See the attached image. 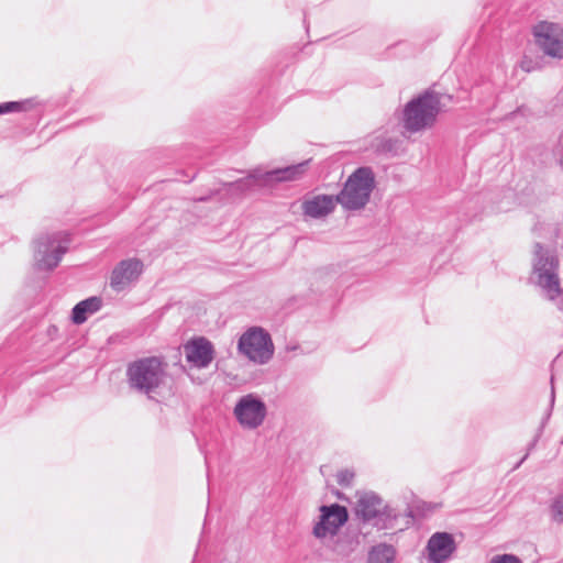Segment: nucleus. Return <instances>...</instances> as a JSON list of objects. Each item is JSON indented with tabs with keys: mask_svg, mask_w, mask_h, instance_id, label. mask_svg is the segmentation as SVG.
<instances>
[{
	"mask_svg": "<svg viewBox=\"0 0 563 563\" xmlns=\"http://www.w3.org/2000/svg\"><path fill=\"white\" fill-rule=\"evenodd\" d=\"M559 269L560 257L556 250L541 242H534L528 283L539 288L541 295L550 301L556 300L563 292Z\"/></svg>",
	"mask_w": 563,
	"mask_h": 563,
	"instance_id": "nucleus-1",
	"label": "nucleus"
},
{
	"mask_svg": "<svg viewBox=\"0 0 563 563\" xmlns=\"http://www.w3.org/2000/svg\"><path fill=\"white\" fill-rule=\"evenodd\" d=\"M166 365L157 356L140 357L130 362L125 369V382L131 391L152 399L165 385Z\"/></svg>",
	"mask_w": 563,
	"mask_h": 563,
	"instance_id": "nucleus-2",
	"label": "nucleus"
},
{
	"mask_svg": "<svg viewBox=\"0 0 563 563\" xmlns=\"http://www.w3.org/2000/svg\"><path fill=\"white\" fill-rule=\"evenodd\" d=\"M441 112V95L431 88L409 100L402 110L406 132L418 133L434 125Z\"/></svg>",
	"mask_w": 563,
	"mask_h": 563,
	"instance_id": "nucleus-3",
	"label": "nucleus"
},
{
	"mask_svg": "<svg viewBox=\"0 0 563 563\" xmlns=\"http://www.w3.org/2000/svg\"><path fill=\"white\" fill-rule=\"evenodd\" d=\"M375 186L373 169L368 166L357 167L335 195V200L346 211L361 210L368 203Z\"/></svg>",
	"mask_w": 563,
	"mask_h": 563,
	"instance_id": "nucleus-4",
	"label": "nucleus"
},
{
	"mask_svg": "<svg viewBox=\"0 0 563 563\" xmlns=\"http://www.w3.org/2000/svg\"><path fill=\"white\" fill-rule=\"evenodd\" d=\"M355 514L360 520L378 530L394 529L400 517V512L383 498L374 493L367 492L360 496Z\"/></svg>",
	"mask_w": 563,
	"mask_h": 563,
	"instance_id": "nucleus-5",
	"label": "nucleus"
},
{
	"mask_svg": "<svg viewBox=\"0 0 563 563\" xmlns=\"http://www.w3.org/2000/svg\"><path fill=\"white\" fill-rule=\"evenodd\" d=\"M68 251V240L59 233L42 234L34 240V262L38 271L52 272Z\"/></svg>",
	"mask_w": 563,
	"mask_h": 563,
	"instance_id": "nucleus-6",
	"label": "nucleus"
},
{
	"mask_svg": "<svg viewBox=\"0 0 563 563\" xmlns=\"http://www.w3.org/2000/svg\"><path fill=\"white\" fill-rule=\"evenodd\" d=\"M238 350L249 360L266 364L274 354L271 334L263 328L253 327L244 332L238 342Z\"/></svg>",
	"mask_w": 563,
	"mask_h": 563,
	"instance_id": "nucleus-7",
	"label": "nucleus"
},
{
	"mask_svg": "<svg viewBox=\"0 0 563 563\" xmlns=\"http://www.w3.org/2000/svg\"><path fill=\"white\" fill-rule=\"evenodd\" d=\"M236 421L249 430L262 426L267 415V407L264 400L255 395L247 394L239 398L233 409Z\"/></svg>",
	"mask_w": 563,
	"mask_h": 563,
	"instance_id": "nucleus-8",
	"label": "nucleus"
},
{
	"mask_svg": "<svg viewBox=\"0 0 563 563\" xmlns=\"http://www.w3.org/2000/svg\"><path fill=\"white\" fill-rule=\"evenodd\" d=\"M533 36L536 45L545 56L563 59V26L542 21L533 27Z\"/></svg>",
	"mask_w": 563,
	"mask_h": 563,
	"instance_id": "nucleus-9",
	"label": "nucleus"
},
{
	"mask_svg": "<svg viewBox=\"0 0 563 563\" xmlns=\"http://www.w3.org/2000/svg\"><path fill=\"white\" fill-rule=\"evenodd\" d=\"M319 510V520L312 529V533L317 539L336 536L340 528L349 520L346 507L340 504L322 505Z\"/></svg>",
	"mask_w": 563,
	"mask_h": 563,
	"instance_id": "nucleus-10",
	"label": "nucleus"
},
{
	"mask_svg": "<svg viewBox=\"0 0 563 563\" xmlns=\"http://www.w3.org/2000/svg\"><path fill=\"white\" fill-rule=\"evenodd\" d=\"M186 361L194 367L206 368L214 358V346L205 336H195L184 344Z\"/></svg>",
	"mask_w": 563,
	"mask_h": 563,
	"instance_id": "nucleus-11",
	"label": "nucleus"
},
{
	"mask_svg": "<svg viewBox=\"0 0 563 563\" xmlns=\"http://www.w3.org/2000/svg\"><path fill=\"white\" fill-rule=\"evenodd\" d=\"M143 263L137 258H128L119 262L111 272L110 286L120 292L142 274Z\"/></svg>",
	"mask_w": 563,
	"mask_h": 563,
	"instance_id": "nucleus-12",
	"label": "nucleus"
},
{
	"mask_svg": "<svg viewBox=\"0 0 563 563\" xmlns=\"http://www.w3.org/2000/svg\"><path fill=\"white\" fill-rule=\"evenodd\" d=\"M310 159L286 167H278L271 170H256L255 176L263 177V186H273L278 183L294 181L300 179L307 172Z\"/></svg>",
	"mask_w": 563,
	"mask_h": 563,
	"instance_id": "nucleus-13",
	"label": "nucleus"
},
{
	"mask_svg": "<svg viewBox=\"0 0 563 563\" xmlns=\"http://www.w3.org/2000/svg\"><path fill=\"white\" fill-rule=\"evenodd\" d=\"M429 563H444L456 550L454 537L449 532H435L428 540Z\"/></svg>",
	"mask_w": 563,
	"mask_h": 563,
	"instance_id": "nucleus-14",
	"label": "nucleus"
},
{
	"mask_svg": "<svg viewBox=\"0 0 563 563\" xmlns=\"http://www.w3.org/2000/svg\"><path fill=\"white\" fill-rule=\"evenodd\" d=\"M336 203L335 196L317 195L302 202V211L307 217L320 219L332 213Z\"/></svg>",
	"mask_w": 563,
	"mask_h": 563,
	"instance_id": "nucleus-15",
	"label": "nucleus"
},
{
	"mask_svg": "<svg viewBox=\"0 0 563 563\" xmlns=\"http://www.w3.org/2000/svg\"><path fill=\"white\" fill-rule=\"evenodd\" d=\"M102 307V299L98 296L88 297L78 303H76L71 309L70 320L74 324L80 325L85 323L88 318L98 312Z\"/></svg>",
	"mask_w": 563,
	"mask_h": 563,
	"instance_id": "nucleus-16",
	"label": "nucleus"
},
{
	"mask_svg": "<svg viewBox=\"0 0 563 563\" xmlns=\"http://www.w3.org/2000/svg\"><path fill=\"white\" fill-rule=\"evenodd\" d=\"M261 170L260 167L251 169L246 177L240 178L235 181L224 183L223 186L227 192L231 196H242L251 190L255 185L263 186V177L255 176V172Z\"/></svg>",
	"mask_w": 563,
	"mask_h": 563,
	"instance_id": "nucleus-17",
	"label": "nucleus"
},
{
	"mask_svg": "<svg viewBox=\"0 0 563 563\" xmlns=\"http://www.w3.org/2000/svg\"><path fill=\"white\" fill-rule=\"evenodd\" d=\"M402 143L399 137L377 135L371 141V148L379 155L396 156L401 152Z\"/></svg>",
	"mask_w": 563,
	"mask_h": 563,
	"instance_id": "nucleus-18",
	"label": "nucleus"
},
{
	"mask_svg": "<svg viewBox=\"0 0 563 563\" xmlns=\"http://www.w3.org/2000/svg\"><path fill=\"white\" fill-rule=\"evenodd\" d=\"M396 550L393 545L379 543L371 549L367 563H394Z\"/></svg>",
	"mask_w": 563,
	"mask_h": 563,
	"instance_id": "nucleus-19",
	"label": "nucleus"
},
{
	"mask_svg": "<svg viewBox=\"0 0 563 563\" xmlns=\"http://www.w3.org/2000/svg\"><path fill=\"white\" fill-rule=\"evenodd\" d=\"M333 550L341 555H349L358 545V539L356 536L341 534L335 536Z\"/></svg>",
	"mask_w": 563,
	"mask_h": 563,
	"instance_id": "nucleus-20",
	"label": "nucleus"
},
{
	"mask_svg": "<svg viewBox=\"0 0 563 563\" xmlns=\"http://www.w3.org/2000/svg\"><path fill=\"white\" fill-rule=\"evenodd\" d=\"M34 99H24L18 101H5L0 103V115L14 113V112H26L34 107Z\"/></svg>",
	"mask_w": 563,
	"mask_h": 563,
	"instance_id": "nucleus-21",
	"label": "nucleus"
},
{
	"mask_svg": "<svg viewBox=\"0 0 563 563\" xmlns=\"http://www.w3.org/2000/svg\"><path fill=\"white\" fill-rule=\"evenodd\" d=\"M551 519L556 523H563V494L555 496L550 505Z\"/></svg>",
	"mask_w": 563,
	"mask_h": 563,
	"instance_id": "nucleus-22",
	"label": "nucleus"
},
{
	"mask_svg": "<svg viewBox=\"0 0 563 563\" xmlns=\"http://www.w3.org/2000/svg\"><path fill=\"white\" fill-rule=\"evenodd\" d=\"M520 67L526 73L540 70L543 67V60L541 57H532L526 54L520 62Z\"/></svg>",
	"mask_w": 563,
	"mask_h": 563,
	"instance_id": "nucleus-23",
	"label": "nucleus"
},
{
	"mask_svg": "<svg viewBox=\"0 0 563 563\" xmlns=\"http://www.w3.org/2000/svg\"><path fill=\"white\" fill-rule=\"evenodd\" d=\"M336 482L342 487H349L354 479V473L350 470H341L336 473Z\"/></svg>",
	"mask_w": 563,
	"mask_h": 563,
	"instance_id": "nucleus-24",
	"label": "nucleus"
},
{
	"mask_svg": "<svg viewBox=\"0 0 563 563\" xmlns=\"http://www.w3.org/2000/svg\"><path fill=\"white\" fill-rule=\"evenodd\" d=\"M490 563H522L515 554H501L492 559Z\"/></svg>",
	"mask_w": 563,
	"mask_h": 563,
	"instance_id": "nucleus-25",
	"label": "nucleus"
},
{
	"mask_svg": "<svg viewBox=\"0 0 563 563\" xmlns=\"http://www.w3.org/2000/svg\"><path fill=\"white\" fill-rule=\"evenodd\" d=\"M541 429H539V432L534 435V438L532 439V441L528 444V448H527V453L525 454V456L514 466L512 470H517L520 467V465L526 461V459L529 456V453L536 448L538 441H539V438H540V434H541Z\"/></svg>",
	"mask_w": 563,
	"mask_h": 563,
	"instance_id": "nucleus-26",
	"label": "nucleus"
},
{
	"mask_svg": "<svg viewBox=\"0 0 563 563\" xmlns=\"http://www.w3.org/2000/svg\"><path fill=\"white\" fill-rule=\"evenodd\" d=\"M406 516L410 517V518H413V512H412V510L410 508H407Z\"/></svg>",
	"mask_w": 563,
	"mask_h": 563,
	"instance_id": "nucleus-27",
	"label": "nucleus"
},
{
	"mask_svg": "<svg viewBox=\"0 0 563 563\" xmlns=\"http://www.w3.org/2000/svg\"><path fill=\"white\" fill-rule=\"evenodd\" d=\"M294 56H295V54L289 55L288 53H285V57H286V58H287V60H289V62H290L291 59H294Z\"/></svg>",
	"mask_w": 563,
	"mask_h": 563,
	"instance_id": "nucleus-28",
	"label": "nucleus"
},
{
	"mask_svg": "<svg viewBox=\"0 0 563 563\" xmlns=\"http://www.w3.org/2000/svg\"><path fill=\"white\" fill-rule=\"evenodd\" d=\"M210 199V196L208 197H200L198 198V201H208Z\"/></svg>",
	"mask_w": 563,
	"mask_h": 563,
	"instance_id": "nucleus-29",
	"label": "nucleus"
},
{
	"mask_svg": "<svg viewBox=\"0 0 563 563\" xmlns=\"http://www.w3.org/2000/svg\"><path fill=\"white\" fill-rule=\"evenodd\" d=\"M551 401L553 402L554 401V389L552 388V394H551Z\"/></svg>",
	"mask_w": 563,
	"mask_h": 563,
	"instance_id": "nucleus-30",
	"label": "nucleus"
},
{
	"mask_svg": "<svg viewBox=\"0 0 563 563\" xmlns=\"http://www.w3.org/2000/svg\"><path fill=\"white\" fill-rule=\"evenodd\" d=\"M560 165H561V167L563 168V155H562V156H561V158H560Z\"/></svg>",
	"mask_w": 563,
	"mask_h": 563,
	"instance_id": "nucleus-31",
	"label": "nucleus"
}]
</instances>
